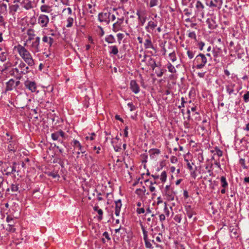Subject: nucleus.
Masks as SVG:
<instances>
[{"mask_svg": "<svg viewBox=\"0 0 249 249\" xmlns=\"http://www.w3.org/2000/svg\"><path fill=\"white\" fill-rule=\"evenodd\" d=\"M20 56L24 59L28 65L33 66L34 65L35 62L32 56L29 52L24 47L20 45H18L15 47Z\"/></svg>", "mask_w": 249, "mask_h": 249, "instance_id": "f257e3e1", "label": "nucleus"}, {"mask_svg": "<svg viewBox=\"0 0 249 249\" xmlns=\"http://www.w3.org/2000/svg\"><path fill=\"white\" fill-rule=\"evenodd\" d=\"M155 19H153L152 20L148 22L146 29L149 31H153L155 28L158 26V22L161 23V18L160 17L157 18V15L155 16Z\"/></svg>", "mask_w": 249, "mask_h": 249, "instance_id": "f03ea898", "label": "nucleus"}, {"mask_svg": "<svg viewBox=\"0 0 249 249\" xmlns=\"http://www.w3.org/2000/svg\"><path fill=\"white\" fill-rule=\"evenodd\" d=\"M4 191L9 192L10 189L8 187V182L5 180L2 176H0V195Z\"/></svg>", "mask_w": 249, "mask_h": 249, "instance_id": "7ed1b4c3", "label": "nucleus"}, {"mask_svg": "<svg viewBox=\"0 0 249 249\" xmlns=\"http://www.w3.org/2000/svg\"><path fill=\"white\" fill-rule=\"evenodd\" d=\"M110 16V13L109 12H102L99 14L98 18L100 21L105 22L107 24H108L111 20Z\"/></svg>", "mask_w": 249, "mask_h": 249, "instance_id": "20e7f679", "label": "nucleus"}, {"mask_svg": "<svg viewBox=\"0 0 249 249\" xmlns=\"http://www.w3.org/2000/svg\"><path fill=\"white\" fill-rule=\"evenodd\" d=\"M196 61L197 63H200L197 65L198 69L202 68L206 64L207 59L205 56L203 54H199L196 56Z\"/></svg>", "mask_w": 249, "mask_h": 249, "instance_id": "39448f33", "label": "nucleus"}, {"mask_svg": "<svg viewBox=\"0 0 249 249\" xmlns=\"http://www.w3.org/2000/svg\"><path fill=\"white\" fill-rule=\"evenodd\" d=\"M124 21H115L113 25V30L117 32L120 30L123 31L124 29Z\"/></svg>", "mask_w": 249, "mask_h": 249, "instance_id": "423d86ee", "label": "nucleus"}, {"mask_svg": "<svg viewBox=\"0 0 249 249\" xmlns=\"http://www.w3.org/2000/svg\"><path fill=\"white\" fill-rule=\"evenodd\" d=\"M5 164L7 165L6 164ZM16 164V162H14L12 166H6L4 167L3 172L5 173V175L9 176L11 174H13L14 172H16V167L15 166Z\"/></svg>", "mask_w": 249, "mask_h": 249, "instance_id": "0eeeda50", "label": "nucleus"}, {"mask_svg": "<svg viewBox=\"0 0 249 249\" xmlns=\"http://www.w3.org/2000/svg\"><path fill=\"white\" fill-rule=\"evenodd\" d=\"M144 63H145L146 66H150L153 70H154L156 67H158L155 60L149 56L147 57V59L144 61Z\"/></svg>", "mask_w": 249, "mask_h": 249, "instance_id": "6e6552de", "label": "nucleus"}, {"mask_svg": "<svg viewBox=\"0 0 249 249\" xmlns=\"http://www.w3.org/2000/svg\"><path fill=\"white\" fill-rule=\"evenodd\" d=\"M38 21L42 27H46L49 22V18L47 16L42 15L39 17Z\"/></svg>", "mask_w": 249, "mask_h": 249, "instance_id": "1a4fd4ad", "label": "nucleus"}, {"mask_svg": "<svg viewBox=\"0 0 249 249\" xmlns=\"http://www.w3.org/2000/svg\"><path fill=\"white\" fill-rule=\"evenodd\" d=\"M42 41L44 43H45V47L47 48H49L53 44V38L48 37L47 36H44L43 37Z\"/></svg>", "mask_w": 249, "mask_h": 249, "instance_id": "9d476101", "label": "nucleus"}, {"mask_svg": "<svg viewBox=\"0 0 249 249\" xmlns=\"http://www.w3.org/2000/svg\"><path fill=\"white\" fill-rule=\"evenodd\" d=\"M116 19H118V21H124V17L123 16L119 14V12H116L115 13L113 14L111 16V20L115 21Z\"/></svg>", "mask_w": 249, "mask_h": 249, "instance_id": "9b49d317", "label": "nucleus"}, {"mask_svg": "<svg viewBox=\"0 0 249 249\" xmlns=\"http://www.w3.org/2000/svg\"><path fill=\"white\" fill-rule=\"evenodd\" d=\"M137 15L138 16L139 20L142 25H143L146 19L145 13L143 11H137Z\"/></svg>", "mask_w": 249, "mask_h": 249, "instance_id": "f8f14e48", "label": "nucleus"}, {"mask_svg": "<svg viewBox=\"0 0 249 249\" xmlns=\"http://www.w3.org/2000/svg\"><path fill=\"white\" fill-rule=\"evenodd\" d=\"M130 88L135 93H137L140 91L139 87L135 80H132L131 81Z\"/></svg>", "mask_w": 249, "mask_h": 249, "instance_id": "ddd939ff", "label": "nucleus"}, {"mask_svg": "<svg viewBox=\"0 0 249 249\" xmlns=\"http://www.w3.org/2000/svg\"><path fill=\"white\" fill-rule=\"evenodd\" d=\"M19 69H20V73L26 74L28 72V67L26 66V64L23 62H21L19 66Z\"/></svg>", "mask_w": 249, "mask_h": 249, "instance_id": "4468645a", "label": "nucleus"}, {"mask_svg": "<svg viewBox=\"0 0 249 249\" xmlns=\"http://www.w3.org/2000/svg\"><path fill=\"white\" fill-rule=\"evenodd\" d=\"M26 87L31 90L32 92L36 91V84L34 82L27 81L25 83Z\"/></svg>", "mask_w": 249, "mask_h": 249, "instance_id": "2eb2a0df", "label": "nucleus"}, {"mask_svg": "<svg viewBox=\"0 0 249 249\" xmlns=\"http://www.w3.org/2000/svg\"><path fill=\"white\" fill-rule=\"evenodd\" d=\"M206 23L208 25L209 28L211 29H213L217 26L215 22L212 18H208L206 21Z\"/></svg>", "mask_w": 249, "mask_h": 249, "instance_id": "dca6fc26", "label": "nucleus"}, {"mask_svg": "<svg viewBox=\"0 0 249 249\" xmlns=\"http://www.w3.org/2000/svg\"><path fill=\"white\" fill-rule=\"evenodd\" d=\"M39 41L40 38L39 37L36 38V40L32 43V47L34 48L36 52L39 51Z\"/></svg>", "mask_w": 249, "mask_h": 249, "instance_id": "f3484780", "label": "nucleus"}, {"mask_svg": "<svg viewBox=\"0 0 249 249\" xmlns=\"http://www.w3.org/2000/svg\"><path fill=\"white\" fill-rule=\"evenodd\" d=\"M122 206L121 200L115 201V214L118 216L119 215L120 209Z\"/></svg>", "mask_w": 249, "mask_h": 249, "instance_id": "a211bd4d", "label": "nucleus"}, {"mask_svg": "<svg viewBox=\"0 0 249 249\" xmlns=\"http://www.w3.org/2000/svg\"><path fill=\"white\" fill-rule=\"evenodd\" d=\"M222 2L220 0H211L210 3V6L211 7H220L221 5Z\"/></svg>", "mask_w": 249, "mask_h": 249, "instance_id": "6ab92c4d", "label": "nucleus"}, {"mask_svg": "<svg viewBox=\"0 0 249 249\" xmlns=\"http://www.w3.org/2000/svg\"><path fill=\"white\" fill-rule=\"evenodd\" d=\"M146 49H154L151 41L149 39H146L144 43Z\"/></svg>", "mask_w": 249, "mask_h": 249, "instance_id": "aec40b11", "label": "nucleus"}, {"mask_svg": "<svg viewBox=\"0 0 249 249\" xmlns=\"http://www.w3.org/2000/svg\"><path fill=\"white\" fill-rule=\"evenodd\" d=\"M15 85V81L13 79L10 80L7 83V86L6 90H10L12 89L13 87H14Z\"/></svg>", "mask_w": 249, "mask_h": 249, "instance_id": "412c9836", "label": "nucleus"}, {"mask_svg": "<svg viewBox=\"0 0 249 249\" xmlns=\"http://www.w3.org/2000/svg\"><path fill=\"white\" fill-rule=\"evenodd\" d=\"M163 49L164 50V53H165L167 52V51L166 50L164 46L163 47ZM167 53H169V55L171 60L172 62H174L176 60V56L175 53H171L169 51H167Z\"/></svg>", "mask_w": 249, "mask_h": 249, "instance_id": "4be33fe9", "label": "nucleus"}, {"mask_svg": "<svg viewBox=\"0 0 249 249\" xmlns=\"http://www.w3.org/2000/svg\"><path fill=\"white\" fill-rule=\"evenodd\" d=\"M148 56L146 55L144 53H142L139 55V60L140 61V62L144 63V61L146 60Z\"/></svg>", "mask_w": 249, "mask_h": 249, "instance_id": "5701e85b", "label": "nucleus"}, {"mask_svg": "<svg viewBox=\"0 0 249 249\" xmlns=\"http://www.w3.org/2000/svg\"><path fill=\"white\" fill-rule=\"evenodd\" d=\"M27 35L29 36V40H32L35 36L34 30L32 29H28L27 31Z\"/></svg>", "mask_w": 249, "mask_h": 249, "instance_id": "b1692460", "label": "nucleus"}, {"mask_svg": "<svg viewBox=\"0 0 249 249\" xmlns=\"http://www.w3.org/2000/svg\"><path fill=\"white\" fill-rule=\"evenodd\" d=\"M41 10L43 12H50L52 11L51 8L50 6L43 5L41 6Z\"/></svg>", "mask_w": 249, "mask_h": 249, "instance_id": "393cba45", "label": "nucleus"}, {"mask_svg": "<svg viewBox=\"0 0 249 249\" xmlns=\"http://www.w3.org/2000/svg\"><path fill=\"white\" fill-rule=\"evenodd\" d=\"M48 176H51L53 178L58 180L60 177L59 175L57 172H49Z\"/></svg>", "mask_w": 249, "mask_h": 249, "instance_id": "a878e982", "label": "nucleus"}, {"mask_svg": "<svg viewBox=\"0 0 249 249\" xmlns=\"http://www.w3.org/2000/svg\"><path fill=\"white\" fill-rule=\"evenodd\" d=\"M85 158L87 160V162L88 164L93 163V159L90 155L88 154H85Z\"/></svg>", "mask_w": 249, "mask_h": 249, "instance_id": "bb28decb", "label": "nucleus"}, {"mask_svg": "<svg viewBox=\"0 0 249 249\" xmlns=\"http://www.w3.org/2000/svg\"><path fill=\"white\" fill-rule=\"evenodd\" d=\"M19 185L18 184H12L11 186V190L13 192H17L18 190Z\"/></svg>", "mask_w": 249, "mask_h": 249, "instance_id": "cd10ccee", "label": "nucleus"}, {"mask_svg": "<svg viewBox=\"0 0 249 249\" xmlns=\"http://www.w3.org/2000/svg\"><path fill=\"white\" fill-rule=\"evenodd\" d=\"M151 216L152 217V218L149 217L147 218V224L149 225H150L151 227H152V225H153L154 222H155V219L153 218V217L154 216V214H152Z\"/></svg>", "mask_w": 249, "mask_h": 249, "instance_id": "c85d7f7f", "label": "nucleus"}, {"mask_svg": "<svg viewBox=\"0 0 249 249\" xmlns=\"http://www.w3.org/2000/svg\"><path fill=\"white\" fill-rule=\"evenodd\" d=\"M221 182L222 183L221 185L222 187L225 188L228 185L226 178L223 176L221 177Z\"/></svg>", "mask_w": 249, "mask_h": 249, "instance_id": "c756f323", "label": "nucleus"}, {"mask_svg": "<svg viewBox=\"0 0 249 249\" xmlns=\"http://www.w3.org/2000/svg\"><path fill=\"white\" fill-rule=\"evenodd\" d=\"M166 177H167L166 172L165 171L162 172L160 175V179L161 180V181L162 182L165 181V180L166 179Z\"/></svg>", "mask_w": 249, "mask_h": 249, "instance_id": "7c9ffc66", "label": "nucleus"}, {"mask_svg": "<svg viewBox=\"0 0 249 249\" xmlns=\"http://www.w3.org/2000/svg\"><path fill=\"white\" fill-rule=\"evenodd\" d=\"M168 69L169 71L172 73H175L176 72V70L175 67L172 66L171 64H169L168 65Z\"/></svg>", "mask_w": 249, "mask_h": 249, "instance_id": "2f4dec72", "label": "nucleus"}, {"mask_svg": "<svg viewBox=\"0 0 249 249\" xmlns=\"http://www.w3.org/2000/svg\"><path fill=\"white\" fill-rule=\"evenodd\" d=\"M159 0H151L149 3V6L152 7L157 5L158 4Z\"/></svg>", "mask_w": 249, "mask_h": 249, "instance_id": "473e14b6", "label": "nucleus"}, {"mask_svg": "<svg viewBox=\"0 0 249 249\" xmlns=\"http://www.w3.org/2000/svg\"><path fill=\"white\" fill-rule=\"evenodd\" d=\"M169 187H170L169 186H166V188H165L166 189V193L169 196V199L173 200H174V197L173 196H172V195L170 194Z\"/></svg>", "mask_w": 249, "mask_h": 249, "instance_id": "72a5a7b5", "label": "nucleus"}, {"mask_svg": "<svg viewBox=\"0 0 249 249\" xmlns=\"http://www.w3.org/2000/svg\"><path fill=\"white\" fill-rule=\"evenodd\" d=\"M196 7L198 10H202L204 8V6L201 3V2H200L199 1H197L196 4Z\"/></svg>", "mask_w": 249, "mask_h": 249, "instance_id": "f704fd0d", "label": "nucleus"}, {"mask_svg": "<svg viewBox=\"0 0 249 249\" xmlns=\"http://www.w3.org/2000/svg\"><path fill=\"white\" fill-rule=\"evenodd\" d=\"M214 151L215 152L214 155L216 154L218 157H221L222 156V151L217 147L215 148Z\"/></svg>", "mask_w": 249, "mask_h": 249, "instance_id": "c9c22d12", "label": "nucleus"}, {"mask_svg": "<svg viewBox=\"0 0 249 249\" xmlns=\"http://www.w3.org/2000/svg\"><path fill=\"white\" fill-rule=\"evenodd\" d=\"M59 137V133L58 132H56L54 133H53L52 134V137L53 140H57L58 139Z\"/></svg>", "mask_w": 249, "mask_h": 249, "instance_id": "e433bc0d", "label": "nucleus"}, {"mask_svg": "<svg viewBox=\"0 0 249 249\" xmlns=\"http://www.w3.org/2000/svg\"><path fill=\"white\" fill-rule=\"evenodd\" d=\"M73 18H69L67 19L68 24L67 25V27H71L73 23Z\"/></svg>", "mask_w": 249, "mask_h": 249, "instance_id": "4c0bfd02", "label": "nucleus"}, {"mask_svg": "<svg viewBox=\"0 0 249 249\" xmlns=\"http://www.w3.org/2000/svg\"><path fill=\"white\" fill-rule=\"evenodd\" d=\"M114 40V37L112 35L109 36L107 38H106V41L108 43H113Z\"/></svg>", "mask_w": 249, "mask_h": 249, "instance_id": "58836bf2", "label": "nucleus"}, {"mask_svg": "<svg viewBox=\"0 0 249 249\" xmlns=\"http://www.w3.org/2000/svg\"><path fill=\"white\" fill-rule=\"evenodd\" d=\"M227 90L230 94H231L233 92V87L232 86H227Z\"/></svg>", "mask_w": 249, "mask_h": 249, "instance_id": "ea45409f", "label": "nucleus"}, {"mask_svg": "<svg viewBox=\"0 0 249 249\" xmlns=\"http://www.w3.org/2000/svg\"><path fill=\"white\" fill-rule=\"evenodd\" d=\"M118 53V49L116 46L112 47L111 53L113 54H116Z\"/></svg>", "mask_w": 249, "mask_h": 249, "instance_id": "a19ab883", "label": "nucleus"}, {"mask_svg": "<svg viewBox=\"0 0 249 249\" xmlns=\"http://www.w3.org/2000/svg\"><path fill=\"white\" fill-rule=\"evenodd\" d=\"M164 213L167 217H168L170 215V212L166 206V203H165Z\"/></svg>", "mask_w": 249, "mask_h": 249, "instance_id": "79ce46f5", "label": "nucleus"}, {"mask_svg": "<svg viewBox=\"0 0 249 249\" xmlns=\"http://www.w3.org/2000/svg\"><path fill=\"white\" fill-rule=\"evenodd\" d=\"M244 100L245 102H247L249 100V91H247L244 95Z\"/></svg>", "mask_w": 249, "mask_h": 249, "instance_id": "37998d69", "label": "nucleus"}, {"mask_svg": "<svg viewBox=\"0 0 249 249\" xmlns=\"http://www.w3.org/2000/svg\"><path fill=\"white\" fill-rule=\"evenodd\" d=\"M74 145L75 147H77L80 150H81L82 146L78 141L75 140L74 141Z\"/></svg>", "mask_w": 249, "mask_h": 249, "instance_id": "c03bdc74", "label": "nucleus"}, {"mask_svg": "<svg viewBox=\"0 0 249 249\" xmlns=\"http://www.w3.org/2000/svg\"><path fill=\"white\" fill-rule=\"evenodd\" d=\"M22 176V175L21 174L19 170H18L16 172V175H15V178L17 177V179H19L20 178H21Z\"/></svg>", "mask_w": 249, "mask_h": 249, "instance_id": "a18cd8bd", "label": "nucleus"}, {"mask_svg": "<svg viewBox=\"0 0 249 249\" xmlns=\"http://www.w3.org/2000/svg\"><path fill=\"white\" fill-rule=\"evenodd\" d=\"M145 245L147 248H152V245L151 243L148 241V239H146V240H144Z\"/></svg>", "mask_w": 249, "mask_h": 249, "instance_id": "49530a36", "label": "nucleus"}, {"mask_svg": "<svg viewBox=\"0 0 249 249\" xmlns=\"http://www.w3.org/2000/svg\"><path fill=\"white\" fill-rule=\"evenodd\" d=\"M174 219L176 221V222H177L178 223H179L181 220L180 216H179V215H176L174 217Z\"/></svg>", "mask_w": 249, "mask_h": 249, "instance_id": "de8ad7c7", "label": "nucleus"}, {"mask_svg": "<svg viewBox=\"0 0 249 249\" xmlns=\"http://www.w3.org/2000/svg\"><path fill=\"white\" fill-rule=\"evenodd\" d=\"M142 231L144 235V240H146L147 239V231L145 230L144 228L142 227Z\"/></svg>", "mask_w": 249, "mask_h": 249, "instance_id": "09e8293b", "label": "nucleus"}, {"mask_svg": "<svg viewBox=\"0 0 249 249\" xmlns=\"http://www.w3.org/2000/svg\"><path fill=\"white\" fill-rule=\"evenodd\" d=\"M137 212L138 213H144L145 210L144 208H137Z\"/></svg>", "mask_w": 249, "mask_h": 249, "instance_id": "8fccbe9b", "label": "nucleus"}, {"mask_svg": "<svg viewBox=\"0 0 249 249\" xmlns=\"http://www.w3.org/2000/svg\"><path fill=\"white\" fill-rule=\"evenodd\" d=\"M64 13H68L69 14H71V10L70 8H68L67 9H64L63 11Z\"/></svg>", "mask_w": 249, "mask_h": 249, "instance_id": "3c124183", "label": "nucleus"}, {"mask_svg": "<svg viewBox=\"0 0 249 249\" xmlns=\"http://www.w3.org/2000/svg\"><path fill=\"white\" fill-rule=\"evenodd\" d=\"M187 54L188 57L191 59H192L194 57V54L192 52L188 51L187 52Z\"/></svg>", "mask_w": 249, "mask_h": 249, "instance_id": "603ef678", "label": "nucleus"}, {"mask_svg": "<svg viewBox=\"0 0 249 249\" xmlns=\"http://www.w3.org/2000/svg\"><path fill=\"white\" fill-rule=\"evenodd\" d=\"M127 105L130 108V111H133L135 109V106L132 103H128Z\"/></svg>", "mask_w": 249, "mask_h": 249, "instance_id": "864d4df0", "label": "nucleus"}, {"mask_svg": "<svg viewBox=\"0 0 249 249\" xmlns=\"http://www.w3.org/2000/svg\"><path fill=\"white\" fill-rule=\"evenodd\" d=\"M150 184L151 185L149 187V190L151 192H154L155 190V188L154 186H153V182L151 181Z\"/></svg>", "mask_w": 249, "mask_h": 249, "instance_id": "5fc2aeb1", "label": "nucleus"}, {"mask_svg": "<svg viewBox=\"0 0 249 249\" xmlns=\"http://www.w3.org/2000/svg\"><path fill=\"white\" fill-rule=\"evenodd\" d=\"M136 193L139 196H142V191H141V189H137L136 191Z\"/></svg>", "mask_w": 249, "mask_h": 249, "instance_id": "6e6d98bb", "label": "nucleus"}, {"mask_svg": "<svg viewBox=\"0 0 249 249\" xmlns=\"http://www.w3.org/2000/svg\"><path fill=\"white\" fill-rule=\"evenodd\" d=\"M240 163L245 168H246V167L245 166V160L244 159H240Z\"/></svg>", "mask_w": 249, "mask_h": 249, "instance_id": "4d7b16f0", "label": "nucleus"}, {"mask_svg": "<svg viewBox=\"0 0 249 249\" xmlns=\"http://www.w3.org/2000/svg\"><path fill=\"white\" fill-rule=\"evenodd\" d=\"M189 36L191 38H196V34L194 32H191L189 34Z\"/></svg>", "mask_w": 249, "mask_h": 249, "instance_id": "13d9d810", "label": "nucleus"}, {"mask_svg": "<svg viewBox=\"0 0 249 249\" xmlns=\"http://www.w3.org/2000/svg\"><path fill=\"white\" fill-rule=\"evenodd\" d=\"M160 219L161 221L164 220L165 219V215L164 214H161L160 215Z\"/></svg>", "mask_w": 249, "mask_h": 249, "instance_id": "bf43d9fd", "label": "nucleus"}, {"mask_svg": "<svg viewBox=\"0 0 249 249\" xmlns=\"http://www.w3.org/2000/svg\"><path fill=\"white\" fill-rule=\"evenodd\" d=\"M97 212L99 215H100V216L99 217V219H102V215L103 214V212L102 210L101 209H99L97 211Z\"/></svg>", "mask_w": 249, "mask_h": 249, "instance_id": "052dcab7", "label": "nucleus"}, {"mask_svg": "<svg viewBox=\"0 0 249 249\" xmlns=\"http://www.w3.org/2000/svg\"><path fill=\"white\" fill-rule=\"evenodd\" d=\"M187 164L188 168L189 170H192V169H193L192 164H193H193H194V163H192L191 164L190 162H188V163H187Z\"/></svg>", "mask_w": 249, "mask_h": 249, "instance_id": "680f3d73", "label": "nucleus"}, {"mask_svg": "<svg viewBox=\"0 0 249 249\" xmlns=\"http://www.w3.org/2000/svg\"><path fill=\"white\" fill-rule=\"evenodd\" d=\"M128 127L126 126L124 129V136L127 137L128 136V132H127Z\"/></svg>", "mask_w": 249, "mask_h": 249, "instance_id": "e2e57ef3", "label": "nucleus"}, {"mask_svg": "<svg viewBox=\"0 0 249 249\" xmlns=\"http://www.w3.org/2000/svg\"><path fill=\"white\" fill-rule=\"evenodd\" d=\"M117 37L119 40H121L123 38V35L122 34H118L117 35Z\"/></svg>", "mask_w": 249, "mask_h": 249, "instance_id": "0e129e2a", "label": "nucleus"}, {"mask_svg": "<svg viewBox=\"0 0 249 249\" xmlns=\"http://www.w3.org/2000/svg\"><path fill=\"white\" fill-rule=\"evenodd\" d=\"M115 119H116V120H119V121H120L121 122H123V120L121 118H120V116H119V115H115Z\"/></svg>", "mask_w": 249, "mask_h": 249, "instance_id": "69168bd1", "label": "nucleus"}, {"mask_svg": "<svg viewBox=\"0 0 249 249\" xmlns=\"http://www.w3.org/2000/svg\"><path fill=\"white\" fill-rule=\"evenodd\" d=\"M103 236H104L106 238H107L108 240L110 239V238L109 237L108 234L107 232H105L103 233Z\"/></svg>", "mask_w": 249, "mask_h": 249, "instance_id": "338daca9", "label": "nucleus"}, {"mask_svg": "<svg viewBox=\"0 0 249 249\" xmlns=\"http://www.w3.org/2000/svg\"><path fill=\"white\" fill-rule=\"evenodd\" d=\"M9 228H7V230L9 231H15V229H13L12 227H11V224H9Z\"/></svg>", "mask_w": 249, "mask_h": 249, "instance_id": "774afa93", "label": "nucleus"}]
</instances>
